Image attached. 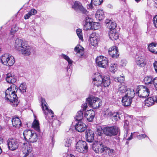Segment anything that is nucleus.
<instances>
[{
    "instance_id": "8fccbe9b",
    "label": "nucleus",
    "mask_w": 157,
    "mask_h": 157,
    "mask_svg": "<svg viewBox=\"0 0 157 157\" xmlns=\"http://www.w3.org/2000/svg\"><path fill=\"white\" fill-rule=\"evenodd\" d=\"M117 65L115 64H111L109 68L110 71L111 72H114V71L116 69Z\"/></svg>"
},
{
    "instance_id": "f257e3e1",
    "label": "nucleus",
    "mask_w": 157,
    "mask_h": 157,
    "mask_svg": "<svg viewBox=\"0 0 157 157\" xmlns=\"http://www.w3.org/2000/svg\"><path fill=\"white\" fill-rule=\"evenodd\" d=\"M14 46L15 49L23 55L29 56L31 53V48L25 41L17 38L15 40Z\"/></svg>"
},
{
    "instance_id": "7ed1b4c3",
    "label": "nucleus",
    "mask_w": 157,
    "mask_h": 157,
    "mask_svg": "<svg viewBox=\"0 0 157 157\" xmlns=\"http://www.w3.org/2000/svg\"><path fill=\"white\" fill-rule=\"evenodd\" d=\"M41 102L42 110L45 115V117L48 123H51L53 121V119L55 118L56 117L54 115V113L52 110L48 109L44 98H41Z\"/></svg>"
},
{
    "instance_id": "4468645a",
    "label": "nucleus",
    "mask_w": 157,
    "mask_h": 157,
    "mask_svg": "<svg viewBox=\"0 0 157 157\" xmlns=\"http://www.w3.org/2000/svg\"><path fill=\"white\" fill-rule=\"evenodd\" d=\"M109 55L113 59L117 58L120 53L118 48L116 46H113L109 49Z\"/></svg>"
},
{
    "instance_id": "cd10ccee",
    "label": "nucleus",
    "mask_w": 157,
    "mask_h": 157,
    "mask_svg": "<svg viewBox=\"0 0 157 157\" xmlns=\"http://www.w3.org/2000/svg\"><path fill=\"white\" fill-rule=\"evenodd\" d=\"M6 79L7 82L10 83H13L16 81L14 75L10 73L7 74Z\"/></svg>"
},
{
    "instance_id": "bf43d9fd",
    "label": "nucleus",
    "mask_w": 157,
    "mask_h": 157,
    "mask_svg": "<svg viewBox=\"0 0 157 157\" xmlns=\"http://www.w3.org/2000/svg\"><path fill=\"white\" fill-rule=\"evenodd\" d=\"M32 16L31 13L29 12L27 14H26L24 16V18L25 19H29L30 17Z\"/></svg>"
},
{
    "instance_id": "72a5a7b5",
    "label": "nucleus",
    "mask_w": 157,
    "mask_h": 157,
    "mask_svg": "<svg viewBox=\"0 0 157 157\" xmlns=\"http://www.w3.org/2000/svg\"><path fill=\"white\" fill-rule=\"evenodd\" d=\"M154 78L152 76H146L144 79V82L146 84H152Z\"/></svg>"
},
{
    "instance_id": "5701e85b",
    "label": "nucleus",
    "mask_w": 157,
    "mask_h": 157,
    "mask_svg": "<svg viewBox=\"0 0 157 157\" xmlns=\"http://www.w3.org/2000/svg\"><path fill=\"white\" fill-rule=\"evenodd\" d=\"M86 138V141L89 142H91L94 140V132L91 130L88 129L85 132Z\"/></svg>"
},
{
    "instance_id": "393cba45",
    "label": "nucleus",
    "mask_w": 157,
    "mask_h": 157,
    "mask_svg": "<svg viewBox=\"0 0 157 157\" xmlns=\"http://www.w3.org/2000/svg\"><path fill=\"white\" fill-rule=\"evenodd\" d=\"M130 89V88L128 89L127 87L124 85L123 84H121L119 85L118 88V91L117 92L118 93L119 95H122L125 93V94L127 93V91Z\"/></svg>"
},
{
    "instance_id": "c9c22d12",
    "label": "nucleus",
    "mask_w": 157,
    "mask_h": 157,
    "mask_svg": "<svg viewBox=\"0 0 157 157\" xmlns=\"http://www.w3.org/2000/svg\"><path fill=\"white\" fill-rule=\"evenodd\" d=\"M83 111L81 110L77 112L75 117L76 120L77 121H81L83 116Z\"/></svg>"
},
{
    "instance_id": "412c9836",
    "label": "nucleus",
    "mask_w": 157,
    "mask_h": 157,
    "mask_svg": "<svg viewBox=\"0 0 157 157\" xmlns=\"http://www.w3.org/2000/svg\"><path fill=\"white\" fill-rule=\"evenodd\" d=\"M90 40L91 45L95 47L98 45L99 39L98 36L96 35L95 33H93L90 37Z\"/></svg>"
},
{
    "instance_id": "680f3d73",
    "label": "nucleus",
    "mask_w": 157,
    "mask_h": 157,
    "mask_svg": "<svg viewBox=\"0 0 157 157\" xmlns=\"http://www.w3.org/2000/svg\"><path fill=\"white\" fill-rule=\"evenodd\" d=\"M155 72L157 73V61H155L153 64Z\"/></svg>"
},
{
    "instance_id": "2eb2a0df",
    "label": "nucleus",
    "mask_w": 157,
    "mask_h": 157,
    "mask_svg": "<svg viewBox=\"0 0 157 157\" xmlns=\"http://www.w3.org/2000/svg\"><path fill=\"white\" fill-rule=\"evenodd\" d=\"M135 62L136 64L139 67H143L147 64L146 59L144 56H140L136 58Z\"/></svg>"
},
{
    "instance_id": "a211bd4d",
    "label": "nucleus",
    "mask_w": 157,
    "mask_h": 157,
    "mask_svg": "<svg viewBox=\"0 0 157 157\" xmlns=\"http://www.w3.org/2000/svg\"><path fill=\"white\" fill-rule=\"evenodd\" d=\"M120 130L118 127L113 126L112 127H109V136H114L118 134H120Z\"/></svg>"
},
{
    "instance_id": "6e6d98bb",
    "label": "nucleus",
    "mask_w": 157,
    "mask_h": 157,
    "mask_svg": "<svg viewBox=\"0 0 157 157\" xmlns=\"http://www.w3.org/2000/svg\"><path fill=\"white\" fill-rule=\"evenodd\" d=\"M153 21L154 26L157 28V15L154 18Z\"/></svg>"
},
{
    "instance_id": "09e8293b",
    "label": "nucleus",
    "mask_w": 157,
    "mask_h": 157,
    "mask_svg": "<svg viewBox=\"0 0 157 157\" xmlns=\"http://www.w3.org/2000/svg\"><path fill=\"white\" fill-rule=\"evenodd\" d=\"M103 0H91V2L95 6L99 5L102 2Z\"/></svg>"
},
{
    "instance_id": "4c0bfd02",
    "label": "nucleus",
    "mask_w": 157,
    "mask_h": 157,
    "mask_svg": "<svg viewBox=\"0 0 157 157\" xmlns=\"http://www.w3.org/2000/svg\"><path fill=\"white\" fill-rule=\"evenodd\" d=\"M74 50L76 52L80 53L81 56L84 54V50L82 49V48L79 46H76Z\"/></svg>"
},
{
    "instance_id": "338daca9",
    "label": "nucleus",
    "mask_w": 157,
    "mask_h": 157,
    "mask_svg": "<svg viewBox=\"0 0 157 157\" xmlns=\"http://www.w3.org/2000/svg\"><path fill=\"white\" fill-rule=\"evenodd\" d=\"M114 152V151L113 149H110L109 148V153L113 154Z\"/></svg>"
},
{
    "instance_id": "e2e57ef3",
    "label": "nucleus",
    "mask_w": 157,
    "mask_h": 157,
    "mask_svg": "<svg viewBox=\"0 0 157 157\" xmlns=\"http://www.w3.org/2000/svg\"><path fill=\"white\" fill-rule=\"evenodd\" d=\"M24 157H33V153L28 154V155L25 154Z\"/></svg>"
},
{
    "instance_id": "ea45409f",
    "label": "nucleus",
    "mask_w": 157,
    "mask_h": 157,
    "mask_svg": "<svg viewBox=\"0 0 157 157\" xmlns=\"http://www.w3.org/2000/svg\"><path fill=\"white\" fill-rule=\"evenodd\" d=\"M130 117H128L127 119L124 121V129H129L130 126L129 125V120Z\"/></svg>"
},
{
    "instance_id": "f8f14e48",
    "label": "nucleus",
    "mask_w": 157,
    "mask_h": 157,
    "mask_svg": "<svg viewBox=\"0 0 157 157\" xmlns=\"http://www.w3.org/2000/svg\"><path fill=\"white\" fill-rule=\"evenodd\" d=\"M72 8L77 11H80L83 13L86 14L87 10L83 7L82 4L79 2L72 1L71 3Z\"/></svg>"
},
{
    "instance_id": "79ce46f5",
    "label": "nucleus",
    "mask_w": 157,
    "mask_h": 157,
    "mask_svg": "<svg viewBox=\"0 0 157 157\" xmlns=\"http://www.w3.org/2000/svg\"><path fill=\"white\" fill-rule=\"evenodd\" d=\"M105 139H107L108 136V127H104L101 128Z\"/></svg>"
},
{
    "instance_id": "f03ea898",
    "label": "nucleus",
    "mask_w": 157,
    "mask_h": 157,
    "mask_svg": "<svg viewBox=\"0 0 157 157\" xmlns=\"http://www.w3.org/2000/svg\"><path fill=\"white\" fill-rule=\"evenodd\" d=\"M12 87H15L17 92L18 89L16 88V86L15 85H12L10 87L8 88L5 92L6 100L10 102V104L14 106H16L18 104L17 97L15 91H12Z\"/></svg>"
},
{
    "instance_id": "c03bdc74",
    "label": "nucleus",
    "mask_w": 157,
    "mask_h": 157,
    "mask_svg": "<svg viewBox=\"0 0 157 157\" xmlns=\"http://www.w3.org/2000/svg\"><path fill=\"white\" fill-rule=\"evenodd\" d=\"M18 27L17 25H13L10 31L11 34L13 35L18 30Z\"/></svg>"
},
{
    "instance_id": "1a4fd4ad",
    "label": "nucleus",
    "mask_w": 157,
    "mask_h": 157,
    "mask_svg": "<svg viewBox=\"0 0 157 157\" xmlns=\"http://www.w3.org/2000/svg\"><path fill=\"white\" fill-rule=\"evenodd\" d=\"M76 151L79 152L86 153L88 151V146L86 141L79 140L76 144L75 146Z\"/></svg>"
},
{
    "instance_id": "2f4dec72",
    "label": "nucleus",
    "mask_w": 157,
    "mask_h": 157,
    "mask_svg": "<svg viewBox=\"0 0 157 157\" xmlns=\"http://www.w3.org/2000/svg\"><path fill=\"white\" fill-rule=\"evenodd\" d=\"M116 26V23L113 19H111L109 21V29L110 30H115Z\"/></svg>"
},
{
    "instance_id": "052dcab7",
    "label": "nucleus",
    "mask_w": 157,
    "mask_h": 157,
    "mask_svg": "<svg viewBox=\"0 0 157 157\" xmlns=\"http://www.w3.org/2000/svg\"><path fill=\"white\" fill-rule=\"evenodd\" d=\"M129 129H124V138L125 139H126L127 137L128 134V130Z\"/></svg>"
},
{
    "instance_id": "774afa93",
    "label": "nucleus",
    "mask_w": 157,
    "mask_h": 157,
    "mask_svg": "<svg viewBox=\"0 0 157 157\" xmlns=\"http://www.w3.org/2000/svg\"><path fill=\"white\" fill-rule=\"evenodd\" d=\"M92 3H93L92 2H91V3H90V4L89 5V8H90L92 9L93 7V5Z\"/></svg>"
},
{
    "instance_id": "f704fd0d",
    "label": "nucleus",
    "mask_w": 157,
    "mask_h": 157,
    "mask_svg": "<svg viewBox=\"0 0 157 157\" xmlns=\"http://www.w3.org/2000/svg\"><path fill=\"white\" fill-rule=\"evenodd\" d=\"M32 127L38 132L40 131L39 123L38 121L35 120L33 123Z\"/></svg>"
},
{
    "instance_id": "5fc2aeb1",
    "label": "nucleus",
    "mask_w": 157,
    "mask_h": 157,
    "mask_svg": "<svg viewBox=\"0 0 157 157\" xmlns=\"http://www.w3.org/2000/svg\"><path fill=\"white\" fill-rule=\"evenodd\" d=\"M153 84L156 90H157V77L154 78Z\"/></svg>"
},
{
    "instance_id": "a18cd8bd",
    "label": "nucleus",
    "mask_w": 157,
    "mask_h": 157,
    "mask_svg": "<svg viewBox=\"0 0 157 157\" xmlns=\"http://www.w3.org/2000/svg\"><path fill=\"white\" fill-rule=\"evenodd\" d=\"M92 23H85L84 26V29L86 30H87L90 29H92Z\"/></svg>"
},
{
    "instance_id": "603ef678",
    "label": "nucleus",
    "mask_w": 157,
    "mask_h": 157,
    "mask_svg": "<svg viewBox=\"0 0 157 157\" xmlns=\"http://www.w3.org/2000/svg\"><path fill=\"white\" fill-rule=\"evenodd\" d=\"M136 137L139 140H141L146 137H147L149 139V138L145 134H141L136 136Z\"/></svg>"
},
{
    "instance_id": "a878e982",
    "label": "nucleus",
    "mask_w": 157,
    "mask_h": 157,
    "mask_svg": "<svg viewBox=\"0 0 157 157\" xmlns=\"http://www.w3.org/2000/svg\"><path fill=\"white\" fill-rule=\"evenodd\" d=\"M12 122L13 126L17 128H19L21 125V121L18 117H14L12 119Z\"/></svg>"
},
{
    "instance_id": "6e6552de",
    "label": "nucleus",
    "mask_w": 157,
    "mask_h": 157,
    "mask_svg": "<svg viewBox=\"0 0 157 157\" xmlns=\"http://www.w3.org/2000/svg\"><path fill=\"white\" fill-rule=\"evenodd\" d=\"M86 102L89 106L96 109L101 105V101L99 98L90 96L86 99Z\"/></svg>"
},
{
    "instance_id": "9d476101",
    "label": "nucleus",
    "mask_w": 157,
    "mask_h": 157,
    "mask_svg": "<svg viewBox=\"0 0 157 157\" xmlns=\"http://www.w3.org/2000/svg\"><path fill=\"white\" fill-rule=\"evenodd\" d=\"M96 63L99 67L106 68L108 65V59L104 56H100L96 58Z\"/></svg>"
},
{
    "instance_id": "39448f33",
    "label": "nucleus",
    "mask_w": 157,
    "mask_h": 157,
    "mask_svg": "<svg viewBox=\"0 0 157 157\" xmlns=\"http://www.w3.org/2000/svg\"><path fill=\"white\" fill-rule=\"evenodd\" d=\"M135 93L133 89H130L122 98V102L123 105L125 106L130 105L132 102V99L135 96Z\"/></svg>"
},
{
    "instance_id": "7c9ffc66",
    "label": "nucleus",
    "mask_w": 157,
    "mask_h": 157,
    "mask_svg": "<svg viewBox=\"0 0 157 157\" xmlns=\"http://www.w3.org/2000/svg\"><path fill=\"white\" fill-rule=\"evenodd\" d=\"M33 131L30 130H26L23 132V134L25 140L27 141L30 136L32 135Z\"/></svg>"
},
{
    "instance_id": "c756f323",
    "label": "nucleus",
    "mask_w": 157,
    "mask_h": 157,
    "mask_svg": "<svg viewBox=\"0 0 157 157\" xmlns=\"http://www.w3.org/2000/svg\"><path fill=\"white\" fill-rule=\"evenodd\" d=\"M104 17V12L103 10L101 9L97 10L95 14V17L96 19L99 20H101Z\"/></svg>"
},
{
    "instance_id": "20e7f679",
    "label": "nucleus",
    "mask_w": 157,
    "mask_h": 157,
    "mask_svg": "<svg viewBox=\"0 0 157 157\" xmlns=\"http://www.w3.org/2000/svg\"><path fill=\"white\" fill-rule=\"evenodd\" d=\"M93 79L94 84L98 87L101 86L102 84L104 87L108 86V78L107 76H104L102 78L100 73H97L94 74Z\"/></svg>"
},
{
    "instance_id": "13d9d810",
    "label": "nucleus",
    "mask_w": 157,
    "mask_h": 157,
    "mask_svg": "<svg viewBox=\"0 0 157 157\" xmlns=\"http://www.w3.org/2000/svg\"><path fill=\"white\" fill-rule=\"evenodd\" d=\"M87 103H85L83 104H82L81 107L83 109V110L84 112V111H85L87 107Z\"/></svg>"
},
{
    "instance_id": "49530a36",
    "label": "nucleus",
    "mask_w": 157,
    "mask_h": 157,
    "mask_svg": "<svg viewBox=\"0 0 157 157\" xmlns=\"http://www.w3.org/2000/svg\"><path fill=\"white\" fill-rule=\"evenodd\" d=\"M99 24L97 22H92V29L96 30L98 29L99 28Z\"/></svg>"
},
{
    "instance_id": "473e14b6",
    "label": "nucleus",
    "mask_w": 157,
    "mask_h": 157,
    "mask_svg": "<svg viewBox=\"0 0 157 157\" xmlns=\"http://www.w3.org/2000/svg\"><path fill=\"white\" fill-rule=\"evenodd\" d=\"M38 139L37 134L33 132L32 135L30 136V137L27 141L31 143L36 142Z\"/></svg>"
},
{
    "instance_id": "a19ab883",
    "label": "nucleus",
    "mask_w": 157,
    "mask_h": 157,
    "mask_svg": "<svg viewBox=\"0 0 157 157\" xmlns=\"http://www.w3.org/2000/svg\"><path fill=\"white\" fill-rule=\"evenodd\" d=\"M26 86L25 83H22L20 86L19 87V90L21 93H24L26 92Z\"/></svg>"
},
{
    "instance_id": "6ab92c4d",
    "label": "nucleus",
    "mask_w": 157,
    "mask_h": 157,
    "mask_svg": "<svg viewBox=\"0 0 157 157\" xmlns=\"http://www.w3.org/2000/svg\"><path fill=\"white\" fill-rule=\"evenodd\" d=\"M22 150L24 154L28 155L32 153V147L29 143H24L22 145Z\"/></svg>"
},
{
    "instance_id": "864d4df0",
    "label": "nucleus",
    "mask_w": 157,
    "mask_h": 157,
    "mask_svg": "<svg viewBox=\"0 0 157 157\" xmlns=\"http://www.w3.org/2000/svg\"><path fill=\"white\" fill-rule=\"evenodd\" d=\"M97 133L98 135L100 136H102V137H104V134L102 132V129L101 128H98L97 129Z\"/></svg>"
},
{
    "instance_id": "0eeeda50",
    "label": "nucleus",
    "mask_w": 157,
    "mask_h": 157,
    "mask_svg": "<svg viewBox=\"0 0 157 157\" xmlns=\"http://www.w3.org/2000/svg\"><path fill=\"white\" fill-rule=\"evenodd\" d=\"M0 60L2 64L6 66H12L15 63L14 57L7 53L2 55L0 58Z\"/></svg>"
},
{
    "instance_id": "bb28decb",
    "label": "nucleus",
    "mask_w": 157,
    "mask_h": 157,
    "mask_svg": "<svg viewBox=\"0 0 157 157\" xmlns=\"http://www.w3.org/2000/svg\"><path fill=\"white\" fill-rule=\"evenodd\" d=\"M119 34L118 33L116 32L115 30H109V36L110 39L112 40H117L118 38Z\"/></svg>"
},
{
    "instance_id": "69168bd1",
    "label": "nucleus",
    "mask_w": 157,
    "mask_h": 157,
    "mask_svg": "<svg viewBox=\"0 0 157 157\" xmlns=\"http://www.w3.org/2000/svg\"><path fill=\"white\" fill-rule=\"evenodd\" d=\"M64 157H75V156L72 154H66L63 156Z\"/></svg>"
},
{
    "instance_id": "e433bc0d",
    "label": "nucleus",
    "mask_w": 157,
    "mask_h": 157,
    "mask_svg": "<svg viewBox=\"0 0 157 157\" xmlns=\"http://www.w3.org/2000/svg\"><path fill=\"white\" fill-rule=\"evenodd\" d=\"M73 138L68 137L65 139L64 145L66 147H69L71 146Z\"/></svg>"
},
{
    "instance_id": "ddd939ff",
    "label": "nucleus",
    "mask_w": 157,
    "mask_h": 157,
    "mask_svg": "<svg viewBox=\"0 0 157 157\" xmlns=\"http://www.w3.org/2000/svg\"><path fill=\"white\" fill-rule=\"evenodd\" d=\"M9 149L11 151H14L17 149L19 146V142L17 139L10 138L7 141Z\"/></svg>"
},
{
    "instance_id": "de8ad7c7",
    "label": "nucleus",
    "mask_w": 157,
    "mask_h": 157,
    "mask_svg": "<svg viewBox=\"0 0 157 157\" xmlns=\"http://www.w3.org/2000/svg\"><path fill=\"white\" fill-rule=\"evenodd\" d=\"M114 80L116 81L120 82L121 84H123V81L124 80V78L123 76H121L119 78H114Z\"/></svg>"
},
{
    "instance_id": "f3484780",
    "label": "nucleus",
    "mask_w": 157,
    "mask_h": 157,
    "mask_svg": "<svg viewBox=\"0 0 157 157\" xmlns=\"http://www.w3.org/2000/svg\"><path fill=\"white\" fill-rule=\"evenodd\" d=\"M76 130L79 132H84L86 129V124L82 121H77L75 125Z\"/></svg>"
},
{
    "instance_id": "37998d69",
    "label": "nucleus",
    "mask_w": 157,
    "mask_h": 157,
    "mask_svg": "<svg viewBox=\"0 0 157 157\" xmlns=\"http://www.w3.org/2000/svg\"><path fill=\"white\" fill-rule=\"evenodd\" d=\"M49 124H51L53 127H57L60 125V121L58 120L55 119H53V121L51 123Z\"/></svg>"
},
{
    "instance_id": "9b49d317",
    "label": "nucleus",
    "mask_w": 157,
    "mask_h": 157,
    "mask_svg": "<svg viewBox=\"0 0 157 157\" xmlns=\"http://www.w3.org/2000/svg\"><path fill=\"white\" fill-rule=\"evenodd\" d=\"M93 149L95 153H101L106 152L108 150V147L102 143H98L94 144Z\"/></svg>"
},
{
    "instance_id": "dca6fc26",
    "label": "nucleus",
    "mask_w": 157,
    "mask_h": 157,
    "mask_svg": "<svg viewBox=\"0 0 157 157\" xmlns=\"http://www.w3.org/2000/svg\"><path fill=\"white\" fill-rule=\"evenodd\" d=\"M121 115V114L117 112L109 113V118L110 121H111L115 123L120 119Z\"/></svg>"
},
{
    "instance_id": "3c124183",
    "label": "nucleus",
    "mask_w": 157,
    "mask_h": 157,
    "mask_svg": "<svg viewBox=\"0 0 157 157\" xmlns=\"http://www.w3.org/2000/svg\"><path fill=\"white\" fill-rule=\"evenodd\" d=\"M84 21H85V23H91V22H93L92 19L90 18L87 15H86L85 17Z\"/></svg>"
},
{
    "instance_id": "58836bf2",
    "label": "nucleus",
    "mask_w": 157,
    "mask_h": 157,
    "mask_svg": "<svg viewBox=\"0 0 157 157\" xmlns=\"http://www.w3.org/2000/svg\"><path fill=\"white\" fill-rule=\"evenodd\" d=\"M76 32L79 39L82 41H83V39L82 29H77L76 30Z\"/></svg>"
},
{
    "instance_id": "b1692460",
    "label": "nucleus",
    "mask_w": 157,
    "mask_h": 157,
    "mask_svg": "<svg viewBox=\"0 0 157 157\" xmlns=\"http://www.w3.org/2000/svg\"><path fill=\"white\" fill-rule=\"evenodd\" d=\"M61 57L67 61L68 65L67 68V71L68 72L71 73V67L72 65L73 61L67 56L64 54H62L61 55Z\"/></svg>"
},
{
    "instance_id": "0e129e2a",
    "label": "nucleus",
    "mask_w": 157,
    "mask_h": 157,
    "mask_svg": "<svg viewBox=\"0 0 157 157\" xmlns=\"http://www.w3.org/2000/svg\"><path fill=\"white\" fill-rule=\"evenodd\" d=\"M121 65L122 66H124L126 65V62L125 60H122L121 61Z\"/></svg>"
},
{
    "instance_id": "423d86ee",
    "label": "nucleus",
    "mask_w": 157,
    "mask_h": 157,
    "mask_svg": "<svg viewBox=\"0 0 157 157\" xmlns=\"http://www.w3.org/2000/svg\"><path fill=\"white\" fill-rule=\"evenodd\" d=\"M136 91V94L140 98H145L148 97L150 94L151 95L152 94L151 88L142 85L137 86Z\"/></svg>"
},
{
    "instance_id": "4be33fe9",
    "label": "nucleus",
    "mask_w": 157,
    "mask_h": 157,
    "mask_svg": "<svg viewBox=\"0 0 157 157\" xmlns=\"http://www.w3.org/2000/svg\"><path fill=\"white\" fill-rule=\"evenodd\" d=\"M155 102L157 103V97L155 96L149 97L146 99L145 104L146 106L150 107L154 105Z\"/></svg>"
},
{
    "instance_id": "aec40b11",
    "label": "nucleus",
    "mask_w": 157,
    "mask_h": 157,
    "mask_svg": "<svg viewBox=\"0 0 157 157\" xmlns=\"http://www.w3.org/2000/svg\"><path fill=\"white\" fill-rule=\"evenodd\" d=\"M95 115V112L94 110L90 109L85 112L84 116L86 118L88 121L91 122L93 120Z\"/></svg>"
},
{
    "instance_id": "c85d7f7f",
    "label": "nucleus",
    "mask_w": 157,
    "mask_h": 157,
    "mask_svg": "<svg viewBox=\"0 0 157 157\" xmlns=\"http://www.w3.org/2000/svg\"><path fill=\"white\" fill-rule=\"evenodd\" d=\"M148 48L152 53L157 54V44L151 43L148 45Z\"/></svg>"
},
{
    "instance_id": "4d7b16f0",
    "label": "nucleus",
    "mask_w": 157,
    "mask_h": 157,
    "mask_svg": "<svg viewBox=\"0 0 157 157\" xmlns=\"http://www.w3.org/2000/svg\"><path fill=\"white\" fill-rule=\"evenodd\" d=\"M32 15L36 14L37 13V11L34 9H32L29 11Z\"/></svg>"
}]
</instances>
